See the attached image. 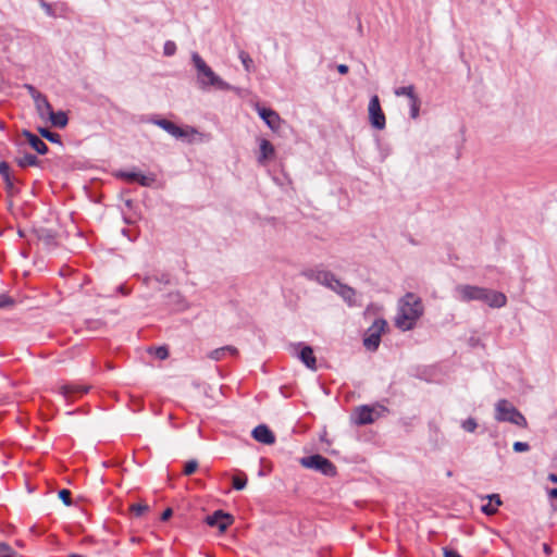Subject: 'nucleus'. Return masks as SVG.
<instances>
[{
  "label": "nucleus",
  "instance_id": "obj_16",
  "mask_svg": "<svg viewBox=\"0 0 557 557\" xmlns=\"http://www.w3.org/2000/svg\"><path fill=\"white\" fill-rule=\"evenodd\" d=\"M152 123L162 129H164L166 133H169L171 136L175 138H184L187 136V132H185L183 128H181L175 123L166 120V119H154L152 120Z\"/></svg>",
  "mask_w": 557,
  "mask_h": 557
},
{
  "label": "nucleus",
  "instance_id": "obj_56",
  "mask_svg": "<svg viewBox=\"0 0 557 557\" xmlns=\"http://www.w3.org/2000/svg\"><path fill=\"white\" fill-rule=\"evenodd\" d=\"M544 550H545L546 553H548V552H549V547H548V545H546V544L544 545Z\"/></svg>",
  "mask_w": 557,
  "mask_h": 557
},
{
  "label": "nucleus",
  "instance_id": "obj_7",
  "mask_svg": "<svg viewBox=\"0 0 557 557\" xmlns=\"http://www.w3.org/2000/svg\"><path fill=\"white\" fill-rule=\"evenodd\" d=\"M302 275L310 281H314L318 284L330 288L331 290L334 288L336 281H338L331 271L320 268L307 269L302 272Z\"/></svg>",
  "mask_w": 557,
  "mask_h": 557
},
{
  "label": "nucleus",
  "instance_id": "obj_18",
  "mask_svg": "<svg viewBox=\"0 0 557 557\" xmlns=\"http://www.w3.org/2000/svg\"><path fill=\"white\" fill-rule=\"evenodd\" d=\"M274 156V146L268 139H260L259 156L257 158L258 163L264 165L269 160L273 159Z\"/></svg>",
  "mask_w": 557,
  "mask_h": 557
},
{
  "label": "nucleus",
  "instance_id": "obj_34",
  "mask_svg": "<svg viewBox=\"0 0 557 557\" xmlns=\"http://www.w3.org/2000/svg\"><path fill=\"white\" fill-rule=\"evenodd\" d=\"M420 112V100L419 98H414L410 101V116L412 119H417Z\"/></svg>",
  "mask_w": 557,
  "mask_h": 557
},
{
  "label": "nucleus",
  "instance_id": "obj_33",
  "mask_svg": "<svg viewBox=\"0 0 557 557\" xmlns=\"http://www.w3.org/2000/svg\"><path fill=\"white\" fill-rule=\"evenodd\" d=\"M59 498L63 502L65 506L72 505V493L70 490L63 488L59 491Z\"/></svg>",
  "mask_w": 557,
  "mask_h": 557
},
{
  "label": "nucleus",
  "instance_id": "obj_19",
  "mask_svg": "<svg viewBox=\"0 0 557 557\" xmlns=\"http://www.w3.org/2000/svg\"><path fill=\"white\" fill-rule=\"evenodd\" d=\"M22 134L26 138L29 146L39 154L48 153L49 148L40 137H38L37 135L33 134L27 129H24Z\"/></svg>",
  "mask_w": 557,
  "mask_h": 557
},
{
  "label": "nucleus",
  "instance_id": "obj_21",
  "mask_svg": "<svg viewBox=\"0 0 557 557\" xmlns=\"http://www.w3.org/2000/svg\"><path fill=\"white\" fill-rule=\"evenodd\" d=\"M373 408L370 406L363 405L357 408L356 411V423L359 425H366L374 422Z\"/></svg>",
  "mask_w": 557,
  "mask_h": 557
},
{
  "label": "nucleus",
  "instance_id": "obj_8",
  "mask_svg": "<svg viewBox=\"0 0 557 557\" xmlns=\"http://www.w3.org/2000/svg\"><path fill=\"white\" fill-rule=\"evenodd\" d=\"M369 120L375 129H383L386 125L385 114L381 108L380 99L376 95L372 96L369 101Z\"/></svg>",
  "mask_w": 557,
  "mask_h": 557
},
{
  "label": "nucleus",
  "instance_id": "obj_20",
  "mask_svg": "<svg viewBox=\"0 0 557 557\" xmlns=\"http://www.w3.org/2000/svg\"><path fill=\"white\" fill-rule=\"evenodd\" d=\"M165 304L176 311H184L188 308L187 300L180 292L169 293Z\"/></svg>",
  "mask_w": 557,
  "mask_h": 557
},
{
  "label": "nucleus",
  "instance_id": "obj_42",
  "mask_svg": "<svg viewBox=\"0 0 557 557\" xmlns=\"http://www.w3.org/2000/svg\"><path fill=\"white\" fill-rule=\"evenodd\" d=\"M13 304H14L13 298L8 296L7 294H1L0 295V309L9 307V306H12Z\"/></svg>",
  "mask_w": 557,
  "mask_h": 557
},
{
  "label": "nucleus",
  "instance_id": "obj_29",
  "mask_svg": "<svg viewBox=\"0 0 557 557\" xmlns=\"http://www.w3.org/2000/svg\"><path fill=\"white\" fill-rule=\"evenodd\" d=\"M238 58L242 64L244 65L245 70L247 72H251L253 67V60L251 59V57L246 51L240 50L238 53Z\"/></svg>",
  "mask_w": 557,
  "mask_h": 557
},
{
  "label": "nucleus",
  "instance_id": "obj_50",
  "mask_svg": "<svg viewBox=\"0 0 557 557\" xmlns=\"http://www.w3.org/2000/svg\"><path fill=\"white\" fill-rule=\"evenodd\" d=\"M41 7H42L44 9H46V11H47V12H50V9H51V8H50V4L46 3V2H45V1H42V0H41Z\"/></svg>",
  "mask_w": 557,
  "mask_h": 557
},
{
  "label": "nucleus",
  "instance_id": "obj_2",
  "mask_svg": "<svg viewBox=\"0 0 557 557\" xmlns=\"http://www.w3.org/2000/svg\"><path fill=\"white\" fill-rule=\"evenodd\" d=\"M423 312L424 307L421 298L413 293H407L399 300L395 325L404 332L410 331L416 326Z\"/></svg>",
  "mask_w": 557,
  "mask_h": 557
},
{
  "label": "nucleus",
  "instance_id": "obj_28",
  "mask_svg": "<svg viewBox=\"0 0 557 557\" xmlns=\"http://www.w3.org/2000/svg\"><path fill=\"white\" fill-rule=\"evenodd\" d=\"M38 132L41 137L53 144H62L61 136L58 133H53L46 127H39Z\"/></svg>",
  "mask_w": 557,
  "mask_h": 557
},
{
  "label": "nucleus",
  "instance_id": "obj_51",
  "mask_svg": "<svg viewBox=\"0 0 557 557\" xmlns=\"http://www.w3.org/2000/svg\"><path fill=\"white\" fill-rule=\"evenodd\" d=\"M119 290L123 294V295H127L128 294V290L126 289L125 286L121 285L119 286Z\"/></svg>",
  "mask_w": 557,
  "mask_h": 557
},
{
  "label": "nucleus",
  "instance_id": "obj_25",
  "mask_svg": "<svg viewBox=\"0 0 557 557\" xmlns=\"http://www.w3.org/2000/svg\"><path fill=\"white\" fill-rule=\"evenodd\" d=\"M18 166L21 168H27V166H38L39 165V159L32 153H26L22 158L16 160Z\"/></svg>",
  "mask_w": 557,
  "mask_h": 557
},
{
  "label": "nucleus",
  "instance_id": "obj_22",
  "mask_svg": "<svg viewBox=\"0 0 557 557\" xmlns=\"http://www.w3.org/2000/svg\"><path fill=\"white\" fill-rule=\"evenodd\" d=\"M120 176L129 182H137L138 184L145 187L151 186L152 183L154 182L153 176H147L137 172H122Z\"/></svg>",
  "mask_w": 557,
  "mask_h": 557
},
{
  "label": "nucleus",
  "instance_id": "obj_53",
  "mask_svg": "<svg viewBox=\"0 0 557 557\" xmlns=\"http://www.w3.org/2000/svg\"><path fill=\"white\" fill-rule=\"evenodd\" d=\"M122 234H123L124 236H127V237L129 238L128 231H127L126 228H123V230H122Z\"/></svg>",
  "mask_w": 557,
  "mask_h": 557
},
{
  "label": "nucleus",
  "instance_id": "obj_6",
  "mask_svg": "<svg viewBox=\"0 0 557 557\" xmlns=\"http://www.w3.org/2000/svg\"><path fill=\"white\" fill-rule=\"evenodd\" d=\"M387 322L384 319H375L364 334L363 346L370 351L377 350L381 343V336L385 332Z\"/></svg>",
  "mask_w": 557,
  "mask_h": 557
},
{
  "label": "nucleus",
  "instance_id": "obj_24",
  "mask_svg": "<svg viewBox=\"0 0 557 557\" xmlns=\"http://www.w3.org/2000/svg\"><path fill=\"white\" fill-rule=\"evenodd\" d=\"M51 124L59 128H64L67 125L69 119L64 111L54 112L53 110L48 115Z\"/></svg>",
  "mask_w": 557,
  "mask_h": 557
},
{
  "label": "nucleus",
  "instance_id": "obj_5",
  "mask_svg": "<svg viewBox=\"0 0 557 557\" xmlns=\"http://www.w3.org/2000/svg\"><path fill=\"white\" fill-rule=\"evenodd\" d=\"M299 463L304 468L313 469L325 476L333 478L337 473L335 465L330 459L320 454L302 457L300 458Z\"/></svg>",
  "mask_w": 557,
  "mask_h": 557
},
{
  "label": "nucleus",
  "instance_id": "obj_30",
  "mask_svg": "<svg viewBox=\"0 0 557 557\" xmlns=\"http://www.w3.org/2000/svg\"><path fill=\"white\" fill-rule=\"evenodd\" d=\"M129 509L134 517L139 518L148 512L150 507L147 504H133Z\"/></svg>",
  "mask_w": 557,
  "mask_h": 557
},
{
  "label": "nucleus",
  "instance_id": "obj_36",
  "mask_svg": "<svg viewBox=\"0 0 557 557\" xmlns=\"http://www.w3.org/2000/svg\"><path fill=\"white\" fill-rule=\"evenodd\" d=\"M175 52H176V45H175V42L172 41V40L165 41L164 47H163L164 55L172 57V55L175 54Z\"/></svg>",
  "mask_w": 557,
  "mask_h": 557
},
{
  "label": "nucleus",
  "instance_id": "obj_37",
  "mask_svg": "<svg viewBox=\"0 0 557 557\" xmlns=\"http://www.w3.org/2000/svg\"><path fill=\"white\" fill-rule=\"evenodd\" d=\"M151 280L162 284H170V275L168 273H161L160 275H156L153 277H146L145 283L148 284Z\"/></svg>",
  "mask_w": 557,
  "mask_h": 557
},
{
  "label": "nucleus",
  "instance_id": "obj_41",
  "mask_svg": "<svg viewBox=\"0 0 557 557\" xmlns=\"http://www.w3.org/2000/svg\"><path fill=\"white\" fill-rule=\"evenodd\" d=\"M154 355L158 359L164 360L169 357V350L165 346H160L154 349Z\"/></svg>",
  "mask_w": 557,
  "mask_h": 557
},
{
  "label": "nucleus",
  "instance_id": "obj_47",
  "mask_svg": "<svg viewBox=\"0 0 557 557\" xmlns=\"http://www.w3.org/2000/svg\"><path fill=\"white\" fill-rule=\"evenodd\" d=\"M337 71H338L339 74L345 75V74L348 73L349 67L346 64H338L337 65Z\"/></svg>",
  "mask_w": 557,
  "mask_h": 557
},
{
  "label": "nucleus",
  "instance_id": "obj_10",
  "mask_svg": "<svg viewBox=\"0 0 557 557\" xmlns=\"http://www.w3.org/2000/svg\"><path fill=\"white\" fill-rule=\"evenodd\" d=\"M233 516L223 510H215L212 515L206 517L205 521L208 525L218 528L221 532L225 531L233 523Z\"/></svg>",
  "mask_w": 557,
  "mask_h": 557
},
{
  "label": "nucleus",
  "instance_id": "obj_11",
  "mask_svg": "<svg viewBox=\"0 0 557 557\" xmlns=\"http://www.w3.org/2000/svg\"><path fill=\"white\" fill-rule=\"evenodd\" d=\"M89 391V386L77 383H66L60 386V394L66 401H74L78 397L85 395Z\"/></svg>",
  "mask_w": 557,
  "mask_h": 557
},
{
  "label": "nucleus",
  "instance_id": "obj_1",
  "mask_svg": "<svg viewBox=\"0 0 557 557\" xmlns=\"http://www.w3.org/2000/svg\"><path fill=\"white\" fill-rule=\"evenodd\" d=\"M454 297L462 302L482 301L491 308H503L507 304L505 294L469 284H459L454 289Z\"/></svg>",
  "mask_w": 557,
  "mask_h": 557
},
{
  "label": "nucleus",
  "instance_id": "obj_3",
  "mask_svg": "<svg viewBox=\"0 0 557 557\" xmlns=\"http://www.w3.org/2000/svg\"><path fill=\"white\" fill-rule=\"evenodd\" d=\"M191 61L197 70V81L202 89L214 87L218 90H231L232 86L216 75L198 52L191 53Z\"/></svg>",
  "mask_w": 557,
  "mask_h": 557
},
{
  "label": "nucleus",
  "instance_id": "obj_38",
  "mask_svg": "<svg viewBox=\"0 0 557 557\" xmlns=\"http://www.w3.org/2000/svg\"><path fill=\"white\" fill-rule=\"evenodd\" d=\"M13 555L14 550L10 545L0 543V557H12Z\"/></svg>",
  "mask_w": 557,
  "mask_h": 557
},
{
  "label": "nucleus",
  "instance_id": "obj_26",
  "mask_svg": "<svg viewBox=\"0 0 557 557\" xmlns=\"http://www.w3.org/2000/svg\"><path fill=\"white\" fill-rule=\"evenodd\" d=\"M246 485H247V475L244 472L238 471L235 475H233V478H232L233 488H235L237 491H242L246 487Z\"/></svg>",
  "mask_w": 557,
  "mask_h": 557
},
{
  "label": "nucleus",
  "instance_id": "obj_43",
  "mask_svg": "<svg viewBox=\"0 0 557 557\" xmlns=\"http://www.w3.org/2000/svg\"><path fill=\"white\" fill-rule=\"evenodd\" d=\"M25 88L27 89L29 96L33 98L34 101L44 95L40 91H38L33 85H25Z\"/></svg>",
  "mask_w": 557,
  "mask_h": 557
},
{
  "label": "nucleus",
  "instance_id": "obj_39",
  "mask_svg": "<svg viewBox=\"0 0 557 557\" xmlns=\"http://www.w3.org/2000/svg\"><path fill=\"white\" fill-rule=\"evenodd\" d=\"M512 449L516 453H524L530 449V445L527 442H515Z\"/></svg>",
  "mask_w": 557,
  "mask_h": 557
},
{
  "label": "nucleus",
  "instance_id": "obj_55",
  "mask_svg": "<svg viewBox=\"0 0 557 557\" xmlns=\"http://www.w3.org/2000/svg\"><path fill=\"white\" fill-rule=\"evenodd\" d=\"M18 236H20V237H24V236H25V233H24L22 230H18Z\"/></svg>",
  "mask_w": 557,
  "mask_h": 557
},
{
  "label": "nucleus",
  "instance_id": "obj_54",
  "mask_svg": "<svg viewBox=\"0 0 557 557\" xmlns=\"http://www.w3.org/2000/svg\"><path fill=\"white\" fill-rule=\"evenodd\" d=\"M69 557H86V556H83V555H79V554H71Z\"/></svg>",
  "mask_w": 557,
  "mask_h": 557
},
{
  "label": "nucleus",
  "instance_id": "obj_32",
  "mask_svg": "<svg viewBox=\"0 0 557 557\" xmlns=\"http://www.w3.org/2000/svg\"><path fill=\"white\" fill-rule=\"evenodd\" d=\"M226 349L227 348H223V347L216 348V349L210 351L209 358L212 360H215V361H220L226 356Z\"/></svg>",
  "mask_w": 557,
  "mask_h": 557
},
{
  "label": "nucleus",
  "instance_id": "obj_13",
  "mask_svg": "<svg viewBox=\"0 0 557 557\" xmlns=\"http://www.w3.org/2000/svg\"><path fill=\"white\" fill-rule=\"evenodd\" d=\"M0 175L5 184V191L8 196L12 197L16 195L18 189L15 187V182L18 181L11 176L10 165L5 161H0Z\"/></svg>",
  "mask_w": 557,
  "mask_h": 557
},
{
  "label": "nucleus",
  "instance_id": "obj_49",
  "mask_svg": "<svg viewBox=\"0 0 557 557\" xmlns=\"http://www.w3.org/2000/svg\"><path fill=\"white\" fill-rule=\"evenodd\" d=\"M549 496L553 497V498H557V487L556 488H552L549 491Z\"/></svg>",
  "mask_w": 557,
  "mask_h": 557
},
{
  "label": "nucleus",
  "instance_id": "obj_14",
  "mask_svg": "<svg viewBox=\"0 0 557 557\" xmlns=\"http://www.w3.org/2000/svg\"><path fill=\"white\" fill-rule=\"evenodd\" d=\"M36 238L41 242L46 248L50 249L57 246V232L47 228V227H38L33 231Z\"/></svg>",
  "mask_w": 557,
  "mask_h": 557
},
{
  "label": "nucleus",
  "instance_id": "obj_45",
  "mask_svg": "<svg viewBox=\"0 0 557 557\" xmlns=\"http://www.w3.org/2000/svg\"><path fill=\"white\" fill-rule=\"evenodd\" d=\"M486 498L488 499V503H494L496 506H500L503 504L500 496L498 494L487 495Z\"/></svg>",
  "mask_w": 557,
  "mask_h": 557
},
{
  "label": "nucleus",
  "instance_id": "obj_52",
  "mask_svg": "<svg viewBox=\"0 0 557 557\" xmlns=\"http://www.w3.org/2000/svg\"><path fill=\"white\" fill-rule=\"evenodd\" d=\"M548 479H549L552 482L557 483V474L552 473V474H549V475H548Z\"/></svg>",
  "mask_w": 557,
  "mask_h": 557
},
{
  "label": "nucleus",
  "instance_id": "obj_40",
  "mask_svg": "<svg viewBox=\"0 0 557 557\" xmlns=\"http://www.w3.org/2000/svg\"><path fill=\"white\" fill-rule=\"evenodd\" d=\"M497 507L498 506H496V505H492L491 503H487L481 507V510L486 516H493L497 512Z\"/></svg>",
  "mask_w": 557,
  "mask_h": 557
},
{
  "label": "nucleus",
  "instance_id": "obj_44",
  "mask_svg": "<svg viewBox=\"0 0 557 557\" xmlns=\"http://www.w3.org/2000/svg\"><path fill=\"white\" fill-rule=\"evenodd\" d=\"M444 557H462L457 550L448 547L443 548Z\"/></svg>",
  "mask_w": 557,
  "mask_h": 557
},
{
  "label": "nucleus",
  "instance_id": "obj_27",
  "mask_svg": "<svg viewBox=\"0 0 557 557\" xmlns=\"http://www.w3.org/2000/svg\"><path fill=\"white\" fill-rule=\"evenodd\" d=\"M394 94L397 97L406 96L409 98L410 101L418 97L414 92L413 85L397 87L394 89Z\"/></svg>",
  "mask_w": 557,
  "mask_h": 557
},
{
  "label": "nucleus",
  "instance_id": "obj_9",
  "mask_svg": "<svg viewBox=\"0 0 557 557\" xmlns=\"http://www.w3.org/2000/svg\"><path fill=\"white\" fill-rule=\"evenodd\" d=\"M293 354L310 370H317V359L311 346L304 343L293 345Z\"/></svg>",
  "mask_w": 557,
  "mask_h": 557
},
{
  "label": "nucleus",
  "instance_id": "obj_12",
  "mask_svg": "<svg viewBox=\"0 0 557 557\" xmlns=\"http://www.w3.org/2000/svg\"><path fill=\"white\" fill-rule=\"evenodd\" d=\"M257 111L259 116L263 120V122L268 125L269 128H271L274 132L280 129L282 119L277 112L265 107H257Z\"/></svg>",
  "mask_w": 557,
  "mask_h": 557
},
{
  "label": "nucleus",
  "instance_id": "obj_31",
  "mask_svg": "<svg viewBox=\"0 0 557 557\" xmlns=\"http://www.w3.org/2000/svg\"><path fill=\"white\" fill-rule=\"evenodd\" d=\"M197 468H198V461L197 460H195V459L188 460L184 465L183 473L185 475H190V474H193L197 470Z\"/></svg>",
  "mask_w": 557,
  "mask_h": 557
},
{
  "label": "nucleus",
  "instance_id": "obj_15",
  "mask_svg": "<svg viewBox=\"0 0 557 557\" xmlns=\"http://www.w3.org/2000/svg\"><path fill=\"white\" fill-rule=\"evenodd\" d=\"M251 435L257 442L265 444V445H272L275 443L274 433L265 424L257 425L252 430Z\"/></svg>",
  "mask_w": 557,
  "mask_h": 557
},
{
  "label": "nucleus",
  "instance_id": "obj_23",
  "mask_svg": "<svg viewBox=\"0 0 557 557\" xmlns=\"http://www.w3.org/2000/svg\"><path fill=\"white\" fill-rule=\"evenodd\" d=\"M34 102H35L36 110H37L39 116L42 119L48 116L51 113V111L53 110L45 95H42L40 98L36 99Z\"/></svg>",
  "mask_w": 557,
  "mask_h": 557
},
{
  "label": "nucleus",
  "instance_id": "obj_35",
  "mask_svg": "<svg viewBox=\"0 0 557 557\" xmlns=\"http://www.w3.org/2000/svg\"><path fill=\"white\" fill-rule=\"evenodd\" d=\"M461 426H462V429H463L465 431L472 433V432H474V431H475V429L478 428V423H476L475 419H473V418H468V419H466V420L461 423Z\"/></svg>",
  "mask_w": 557,
  "mask_h": 557
},
{
  "label": "nucleus",
  "instance_id": "obj_4",
  "mask_svg": "<svg viewBox=\"0 0 557 557\" xmlns=\"http://www.w3.org/2000/svg\"><path fill=\"white\" fill-rule=\"evenodd\" d=\"M495 419L497 421L510 422L521 428H525L528 424L524 416L506 399H500L496 404Z\"/></svg>",
  "mask_w": 557,
  "mask_h": 557
},
{
  "label": "nucleus",
  "instance_id": "obj_48",
  "mask_svg": "<svg viewBox=\"0 0 557 557\" xmlns=\"http://www.w3.org/2000/svg\"><path fill=\"white\" fill-rule=\"evenodd\" d=\"M223 348H227L226 349V354H230V355H237L238 354L237 348L234 347V346H224Z\"/></svg>",
  "mask_w": 557,
  "mask_h": 557
},
{
  "label": "nucleus",
  "instance_id": "obj_17",
  "mask_svg": "<svg viewBox=\"0 0 557 557\" xmlns=\"http://www.w3.org/2000/svg\"><path fill=\"white\" fill-rule=\"evenodd\" d=\"M332 290L335 292L338 296H341L349 307L356 306V290L352 287L342 283L338 280L336 281V284Z\"/></svg>",
  "mask_w": 557,
  "mask_h": 557
},
{
  "label": "nucleus",
  "instance_id": "obj_46",
  "mask_svg": "<svg viewBox=\"0 0 557 557\" xmlns=\"http://www.w3.org/2000/svg\"><path fill=\"white\" fill-rule=\"evenodd\" d=\"M172 515H173V510L171 508H166L161 515V520L166 521L172 517Z\"/></svg>",
  "mask_w": 557,
  "mask_h": 557
}]
</instances>
